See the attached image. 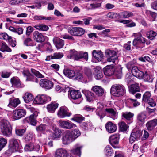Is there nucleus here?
<instances>
[{
	"label": "nucleus",
	"instance_id": "16",
	"mask_svg": "<svg viewBox=\"0 0 157 157\" xmlns=\"http://www.w3.org/2000/svg\"><path fill=\"white\" fill-rule=\"evenodd\" d=\"M71 113L68 112V109L65 107H61L58 113V115L61 118H63L66 117H69Z\"/></svg>",
	"mask_w": 157,
	"mask_h": 157
},
{
	"label": "nucleus",
	"instance_id": "62",
	"mask_svg": "<svg viewBox=\"0 0 157 157\" xmlns=\"http://www.w3.org/2000/svg\"><path fill=\"white\" fill-rule=\"evenodd\" d=\"M63 54L62 52H56L53 55L54 59H60L63 56Z\"/></svg>",
	"mask_w": 157,
	"mask_h": 157
},
{
	"label": "nucleus",
	"instance_id": "55",
	"mask_svg": "<svg viewBox=\"0 0 157 157\" xmlns=\"http://www.w3.org/2000/svg\"><path fill=\"white\" fill-rule=\"evenodd\" d=\"M7 143V139L3 138H0V151L6 145Z\"/></svg>",
	"mask_w": 157,
	"mask_h": 157
},
{
	"label": "nucleus",
	"instance_id": "53",
	"mask_svg": "<svg viewBox=\"0 0 157 157\" xmlns=\"http://www.w3.org/2000/svg\"><path fill=\"white\" fill-rule=\"evenodd\" d=\"M78 57L79 59L82 58H84L86 61L88 59V54L87 52H78Z\"/></svg>",
	"mask_w": 157,
	"mask_h": 157
},
{
	"label": "nucleus",
	"instance_id": "43",
	"mask_svg": "<svg viewBox=\"0 0 157 157\" xmlns=\"http://www.w3.org/2000/svg\"><path fill=\"white\" fill-rule=\"evenodd\" d=\"M23 99L25 103H29L33 100V97L30 93H26L23 97Z\"/></svg>",
	"mask_w": 157,
	"mask_h": 157
},
{
	"label": "nucleus",
	"instance_id": "42",
	"mask_svg": "<svg viewBox=\"0 0 157 157\" xmlns=\"http://www.w3.org/2000/svg\"><path fill=\"white\" fill-rule=\"evenodd\" d=\"M40 146L38 145L37 147V148L34 147V146L32 143H30L25 145L24 149L25 151H32L34 149H35L36 151H37L40 148Z\"/></svg>",
	"mask_w": 157,
	"mask_h": 157
},
{
	"label": "nucleus",
	"instance_id": "27",
	"mask_svg": "<svg viewBox=\"0 0 157 157\" xmlns=\"http://www.w3.org/2000/svg\"><path fill=\"white\" fill-rule=\"evenodd\" d=\"M132 73L133 76L142 79L143 76V72L140 71L136 67H133L132 69Z\"/></svg>",
	"mask_w": 157,
	"mask_h": 157
},
{
	"label": "nucleus",
	"instance_id": "44",
	"mask_svg": "<svg viewBox=\"0 0 157 157\" xmlns=\"http://www.w3.org/2000/svg\"><path fill=\"white\" fill-rule=\"evenodd\" d=\"M104 151L105 154L107 156H110L113 154L112 148L109 145H107L105 147Z\"/></svg>",
	"mask_w": 157,
	"mask_h": 157
},
{
	"label": "nucleus",
	"instance_id": "25",
	"mask_svg": "<svg viewBox=\"0 0 157 157\" xmlns=\"http://www.w3.org/2000/svg\"><path fill=\"white\" fill-rule=\"evenodd\" d=\"M9 146L16 151H17L19 147L18 140L14 138L10 139Z\"/></svg>",
	"mask_w": 157,
	"mask_h": 157
},
{
	"label": "nucleus",
	"instance_id": "54",
	"mask_svg": "<svg viewBox=\"0 0 157 157\" xmlns=\"http://www.w3.org/2000/svg\"><path fill=\"white\" fill-rule=\"evenodd\" d=\"M142 78L145 81L149 82H152V78L148 75L146 72L144 73L143 72V75Z\"/></svg>",
	"mask_w": 157,
	"mask_h": 157
},
{
	"label": "nucleus",
	"instance_id": "60",
	"mask_svg": "<svg viewBox=\"0 0 157 157\" xmlns=\"http://www.w3.org/2000/svg\"><path fill=\"white\" fill-rule=\"evenodd\" d=\"M91 125V123L90 122H84L81 125L82 128L84 130H86L90 128Z\"/></svg>",
	"mask_w": 157,
	"mask_h": 157
},
{
	"label": "nucleus",
	"instance_id": "10",
	"mask_svg": "<svg viewBox=\"0 0 157 157\" xmlns=\"http://www.w3.org/2000/svg\"><path fill=\"white\" fill-rule=\"evenodd\" d=\"M54 156V157H69V155L67 151L63 148L56 149Z\"/></svg>",
	"mask_w": 157,
	"mask_h": 157
},
{
	"label": "nucleus",
	"instance_id": "64",
	"mask_svg": "<svg viewBox=\"0 0 157 157\" xmlns=\"http://www.w3.org/2000/svg\"><path fill=\"white\" fill-rule=\"evenodd\" d=\"M32 41L30 37H28L25 39L24 44L26 46H31L32 44Z\"/></svg>",
	"mask_w": 157,
	"mask_h": 157
},
{
	"label": "nucleus",
	"instance_id": "38",
	"mask_svg": "<svg viewBox=\"0 0 157 157\" xmlns=\"http://www.w3.org/2000/svg\"><path fill=\"white\" fill-rule=\"evenodd\" d=\"M113 75L115 76L117 78H120L122 76V68L120 66L116 67L113 71Z\"/></svg>",
	"mask_w": 157,
	"mask_h": 157
},
{
	"label": "nucleus",
	"instance_id": "3",
	"mask_svg": "<svg viewBox=\"0 0 157 157\" xmlns=\"http://www.w3.org/2000/svg\"><path fill=\"white\" fill-rule=\"evenodd\" d=\"M51 98L45 94H38L34 98L33 103L35 104L41 105L51 101Z\"/></svg>",
	"mask_w": 157,
	"mask_h": 157
},
{
	"label": "nucleus",
	"instance_id": "13",
	"mask_svg": "<svg viewBox=\"0 0 157 157\" xmlns=\"http://www.w3.org/2000/svg\"><path fill=\"white\" fill-rule=\"evenodd\" d=\"M119 138V134L112 135L109 137V142L111 145L115 148H117V147L116 145L118 144Z\"/></svg>",
	"mask_w": 157,
	"mask_h": 157
},
{
	"label": "nucleus",
	"instance_id": "45",
	"mask_svg": "<svg viewBox=\"0 0 157 157\" xmlns=\"http://www.w3.org/2000/svg\"><path fill=\"white\" fill-rule=\"evenodd\" d=\"M70 132L74 140L79 137L81 135L80 131L77 128L72 130Z\"/></svg>",
	"mask_w": 157,
	"mask_h": 157
},
{
	"label": "nucleus",
	"instance_id": "40",
	"mask_svg": "<svg viewBox=\"0 0 157 157\" xmlns=\"http://www.w3.org/2000/svg\"><path fill=\"white\" fill-rule=\"evenodd\" d=\"M33 27L36 30L42 31H47L49 29L48 26L43 24H40L36 25L34 26Z\"/></svg>",
	"mask_w": 157,
	"mask_h": 157
},
{
	"label": "nucleus",
	"instance_id": "15",
	"mask_svg": "<svg viewBox=\"0 0 157 157\" xmlns=\"http://www.w3.org/2000/svg\"><path fill=\"white\" fill-rule=\"evenodd\" d=\"M105 111L106 113L108 115L109 117L113 120L117 118L118 113L116 109L111 108H106L105 109Z\"/></svg>",
	"mask_w": 157,
	"mask_h": 157
},
{
	"label": "nucleus",
	"instance_id": "18",
	"mask_svg": "<svg viewBox=\"0 0 157 157\" xmlns=\"http://www.w3.org/2000/svg\"><path fill=\"white\" fill-rule=\"evenodd\" d=\"M105 128L109 133H112L115 132L117 129L116 124L111 121H108L106 123Z\"/></svg>",
	"mask_w": 157,
	"mask_h": 157
},
{
	"label": "nucleus",
	"instance_id": "19",
	"mask_svg": "<svg viewBox=\"0 0 157 157\" xmlns=\"http://www.w3.org/2000/svg\"><path fill=\"white\" fill-rule=\"evenodd\" d=\"M40 84L42 87L44 88L47 89L52 88L53 85V83L51 81L46 79H41Z\"/></svg>",
	"mask_w": 157,
	"mask_h": 157
},
{
	"label": "nucleus",
	"instance_id": "61",
	"mask_svg": "<svg viewBox=\"0 0 157 157\" xmlns=\"http://www.w3.org/2000/svg\"><path fill=\"white\" fill-rule=\"evenodd\" d=\"M95 74V78L96 79H99L102 78L103 75L101 71L99 70H96Z\"/></svg>",
	"mask_w": 157,
	"mask_h": 157
},
{
	"label": "nucleus",
	"instance_id": "8",
	"mask_svg": "<svg viewBox=\"0 0 157 157\" xmlns=\"http://www.w3.org/2000/svg\"><path fill=\"white\" fill-rule=\"evenodd\" d=\"M68 32L71 35L75 36H81L85 33V30L80 27H73L68 29Z\"/></svg>",
	"mask_w": 157,
	"mask_h": 157
},
{
	"label": "nucleus",
	"instance_id": "56",
	"mask_svg": "<svg viewBox=\"0 0 157 157\" xmlns=\"http://www.w3.org/2000/svg\"><path fill=\"white\" fill-rule=\"evenodd\" d=\"M122 116L128 120H129L133 117V114L130 112H126L122 113Z\"/></svg>",
	"mask_w": 157,
	"mask_h": 157
},
{
	"label": "nucleus",
	"instance_id": "58",
	"mask_svg": "<svg viewBox=\"0 0 157 157\" xmlns=\"http://www.w3.org/2000/svg\"><path fill=\"white\" fill-rule=\"evenodd\" d=\"M122 16L124 18H128L133 15L132 13L129 11H124L121 13Z\"/></svg>",
	"mask_w": 157,
	"mask_h": 157
},
{
	"label": "nucleus",
	"instance_id": "32",
	"mask_svg": "<svg viewBox=\"0 0 157 157\" xmlns=\"http://www.w3.org/2000/svg\"><path fill=\"white\" fill-rule=\"evenodd\" d=\"M147 116L145 113L141 112L139 113L137 117L138 121L141 124H143L145 121Z\"/></svg>",
	"mask_w": 157,
	"mask_h": 157
},
{
	"label": "nucleus",
	"instance_id": "52",
	"mask_svg": "<svg viewBox=\"0 0 157 157\" xmlns=\"http://www.w3.org/2000/svg\"><path fill=\"white\" fill-rule=\"evenodd\" d=\"M120 130L122 131H126L128 128V126L124 122H121L118 124Z\"/></svg>",
	"mask_w": 157,
	"mask_h": 157
},
{
	"label": "nucleus",
	"instance_id": "48",
	"mask_svg": "<svg viewBox=\"0 0 157 157\" xmlns=\"http://www.w3.org/2000/svg\"><path fill=\"white\" fill-rule=\"evenodd\" d=\"M0 50L2 52L6 51L8 52H11V49L5 43H2L1 45V48Z\"/></svg>",
	"mask_w": 157,
	"mask_h": 157
},
{
	"label": "nucleus",
	"instance_id": "57",
	"mask_svg": "<svg viewBox=\"0 0 157 157\" xmlns=\"http://www.w3.org/2000/svg\"><path fill=\"white\" fill-rule=\"evenodd\" d=\"M147 35L148 38L151 40L153 39L156 35V33L151 30L147 33Z\"/></svg>",
	"mask_w": 157,
	"mask_h": 157
},
{
	"label": "nucleus",
	"instance_id": "23",
	"mask_svg": "<svg viewBox=\"0 0 157 157\" xmlns=\"http://www.w3.org/2000/svg\"><path fill=\"white\" fill-rule=\"evenodd\" d=\"M92 54L93 56L98 61H101L103 59L104 56L101 51L94 50Z\"/></svg>",
	"mask_w": 157,
	"mask_h": 157
},
{
	"label": "nucleus",
	"instance_id": "4",
	"mask_svg": "<svg viewBox=\"0 0 157 157\" xmlns=\"http://www.w3.org/2000/svg\"><path fill=\"white\" fill-rule=\"evenodd\" d=\"M105 56L107 57V61L108 62L115 63L118 59L117 52L113 50L106 49L105 52Z\"/></svg>",
	"mask_w": 157,
	"mask_h": 157
},
{
	"label": "nucleus",
	"instance_id": "51",
	"mask_svg": "<svg viewBox=\"0 0 157 157\" xmlns=\"http://www.w3.org/2000/svg\"><path fill=\"white\" fill-rule=\"evenodd\" d=\"M48 127L45 124H40L36 127V129L38 132H42L47 130Z\"/></svg>",
	"mask_w": 157,
	"mask_h": 157
},
{
	"label": "nucleus",
	"instance_id": "17",
	"mask_svg": "<svg viewBox=\"0 0 157 157\" xmlns=\"http://www.w3.org/2000/svg\"><path fill=\"white\" fill-rule=\"evenodd\" d=\"M82 92L85 95L86 101L89 102L92 101L95 99L94 94L88 90L84 89L82 90Z\"/></svg>",
	"mask_w": 157,
	"mask_h": 157
},
{
	"label": "nucleus",
	"instance_id": "37",
	"mask_svg": "<svg viewBox=\"0 0 157 157\" xmlns=\"http://www.w3.org/2000/svg\"><path fill=\"white\" fill-rule=\"evenodd\" d=\"M140 87L138 84L135 83L131 85L129 87V91L132 94L140 91Z\"/></svg>",
	"mask_w": 157,
	"mask_h": 157
},
{
	"label": "nucleus",
	"instance_id": "50",
	"mask_svg": "<svg viewBox=\"0 0 157 157\" xmlns=\"http://www.w3.org/2000/svg\"><path fill=\"white\" fill-rule=\"evenodd\" d=\"M33 18L34 20H52L53 18L52 17H45L42 15L40 16H35L33 17Z\"/></svg>",
	"mask_w": 157,
	"mask_h": 157
},
{
	"label": "nucleus",
	"instance_id": "39",
	"mask_svg": "<svg viewBox=\"0 0 157 157\" xmlns=\"http://www.w3.org/2000/svg\"><path fill=\"white\" fill-rule=\"evenodd\" d=\"M35 116V114L33 113L30 115L29 117L26 118L27 122L33 126H36L37 123V121Z\"/></svg>",
	"mask_w": 157,
	"mask_h": 157
},
{
	"label": "nucleus",
	"instance_id": "33",
	"mask_svg": "<svg viewBox=\"0 0 157 157\" xmlns=\"http://www.w3.org/2000/svg\"><path fill=\"white\" fill-rule=\"evenodd\" d=\"M103 105H101L100 107H99L97 109L96 111V115L101 120H102L104 117L105 116L106 114L105 111H103Z\"/></svg>",
	"mask_w": 157,
	"mask_h": 157
},
{
	"label": "nucleus",
	"instance_id": "6",
	"mask_svg": "<svg viewBox=\"0 0 157 157\" xmlns=\"http://www.w3.org/2000/svg\"><path fill=\"white\" fill-rule=\"evenodd\" d=\"M68 96L74 100H78V101L76 103L77 104L80 103L82 101V95L78 90H73L70 91L68 93Z\"/></svg>",
	"mask_w": 157,
	"mask_h": 157
},
{
	"label": "nucleus",
	"instance_id": "35",
	"mask_svg": "<svg viewBox=\"0 0 157 157\" xmlns=\"http://www.w3.org/2000/svg\"><path fill=\"white\" fill-rule=\"evenodd\" d=\"M92 90L94 92L96 95L99 96H101L104 94L103 89L101 87L98 86H94Z\"/></svg>",
	"mask_w": 157,
	"mask_h": 157
},
{
	"label": "nucleus",
	"instance_id": "7",
	"mask_svg": "<svg viewBox=\"0 0 157 157\" xmlns=\"http://www.w3.org/2000/svg\"><path fill=\"white\" fill-rule=\"evenodd\" d=\"M62 140L63 144L65 145L67 144L74 140L69 131H66L63 133Z\"/></svg>",
	"mask_w": 157,
	"mask_h": 157
},
{
	"label": "nucleus",
	"instance_id": "20",
	"mask_svg": "<svg viewBox=\"0 0 157 157\" xmlns=\"http://www.w3.org/2000/svg\"><path fill=\"white\" fill-rule=\"evenodd\" d=\"M53 41L56 48L58 49L62 48L64 44L63 40L56 37L53 38Z\"/></svg>",
	"mask_w": 157,
	"mask_h": 157
},
{
	"label": "nucleus",
	"instance_id": "2",
	"mask_svg": "<svg viewBox=\"0 0 157 157\" xmlns=\"http://www.w3.org/2000/svg\"><path fill=\"white\" fill-rule=\"evenodd\" d=\"M125 91V89L123 85L115 84L111 87L110 92L114 96H120L123 95Z\"/></svg>",
	"mask_w": 157,
	"mask_h": 157
},
{
	"label": "nucleus",
	"instance_id": "31",
	"mask_svg": "<svg viewBox=\"0 0 157 157\" xmlns=\"http://www.w3.org/2000/svg\"><path fill=\"white\" fill-rule=\"evenodd\" d=\"M114 69L113 67L111 65L106 66L104 68V72L105 75L109 76L113 74Z\"/></svg>",
	"mask_w": 157,
	"mask_h": 157
},
{
	"label": "nucleus",
	"instance_id": "59",
	"mask_svg": "<svg viewBox=\"0 0 157 157\" xmlns=\"http://www.w3.org/2000/svg\"><path fill=\"white\" fill-rule=\"evenodd\" d=\"M16 151L9 146L8 149L5 151L4 155L8 157L10 156L13 153Z\"/></svg>",
	"mask_w": 157,
	"mask_h": 157
},
{
	"label": "nucleus",
	"instance_id": "14",
	"mask_svg": "<svg viewBox=\"0 0 157 157\" xmlns=\"http://www.w3.org/2000/svg\"><path fill=\"white\" fill-rule=\"evenodd\" d=\"M59 124L61 128L67 129H70L73 127H76L75 124L71 122L61 120L59 121Z\"/></svg>",
	"mask_w": 157,
	"mask_h": 157
},
{
	"label": "nucleus",
	"instance_id": "11",
	"mask_svg": "<svg viewBox=\"0 0 157 157\" xmlns=\"http://www.w3.org/2000/svg\"><path fill=\"white\" fill-rule=\"evenodd\" d=\"M142 135V132L140 130H134L131 134L129 138L130 142L132 143L135 140H138Z\"/></svg>",
	"mask_w": 157,
	"mask_h": 157
},
{
	"label": "nucleus",
	"instance_id": "5",
	"mask_svg": "<svg viewBox=\"0 0 157 157\" xmlns=\"http://www.w3.org/2000/svg\"><path fill=\"white\" fill-rule=\"evenodd\" d=\"M26 113V111L24 109H16L13 111L12 117L14 120H19L24 117L25 116Z\"/></svg>",
	"mask_w": 157,
	"mask_h": 157
},
{
	"label": "nucleus",
	"instance_id": "22",
	"mask_svg": "<svg viewBox=\"0 0 157 157\" xmlns=\"http://www.w3.org/2000/svg\"><path fill=\"white\" fill-rule=\"evenodd\" d=\"M33 36L34 40L37 42H41L45 40L44 37L42 34L38 31L33 32Z\"/></svg>",
	"mask_w": 157,
	"mask_h": 157
},
{
	"label": "nucleus",
	"instance_id": "12",
	"mask_svg": "<svg viewBox=\"0 0 157 157\" xmlns=\"http://www.w3.org/2000/svg\"><path fill=\"white\" fill-rule=\"evenodd\" d=\"M134 36L136 38L133 41V44L134 46L138 45L140 43H144L145 42V39L141 36L140 33L134 34Z\"/></svg>",
	"mask_w": 157,
	"mask_h": 157
},
{
	"label": "nucleus",
	"instance_id": "21",
	"mask_svg": "<svg viewBox=\"0 0 157 157\" xmlns=\"http://www.w3.org/2000/svg\"><path fill=\"white\" fill-rule=\"evenodd\" d=\"M83 147V145L79 144H77L71 150L70 152L72 154L78 155L80 157L81 155V149Z\"/></svg>",
	"mask_w": 157,
	"mask_h": 157
},
{
	"label": "nucleus",
	"instance_id": "26",
	"mask_svg": "<svg viewBox=\"0 0 157 157\" xmlns=\"http://www.w3.org/2000/svg\"><path fill=\"white\" fill-rule=\"evenodd\" d=\"M132 73L133 76L142 79L143 76V72L140 71L136 67H133L132 69Z\"/></svg>",
	"mask_w": 157,
	"mask_h": 157
},
{
	"label": "nucleus",
	"instance_id": "41",
	"mask_svg": "<svg viewBox=\"0 0 157 157\" xmlns=\"http://www.w3.org/2000/svg\"><path fill=\"white\" fill-rule=\"evenodd\" d=\"M93 2V3L90 5L89 7L90 9H95L101 6V0H94Z\"/></svg>",
	"mask_w": 157,
	"mask_h": 157
},
{
	"label": "nucleus",
	"instance_id": "29",
	"mask_svg": "<svg viewBox=\"0 0 157 157\" xmlns=\"http://www.w3.org/2000/svg\"><path fill=\"white\" fill-rule=\"evenodd\" d=\"M20 103V101L19 98H10L9 99V103L8 106L10 107H13L15 108Z\"/></svg>",
	"mask_w": 157,
	"mask_h": 157
},
{
	"label": "nucleus",
	"instance_id": "1",
	"mask_svg": "<svg viewBox=\"0 0 157 157\" xmlns=\"http://www.w3.org/2000/svg\"><path fill=\"white\" fill-rule=\"evenodd\" d=\"M0 128L3 135L7 137L12 134V128L10 122L5 119H2L0 122Z\"/></svg>",
	"mask_w": 157,
	"mask_h": 157
},
{
	"label": "nucleus",
	"instance_id": "30",
	"mask_svg": "<svg viewBox=\"0 0 157 157\" xmlns=\"http://www.w3.org/2000/svg\"><path fill=\"white\" fill-rule=\"evenodd\" d=\"M59 104L55 102H52L47 105L46 108L48 112L53 113L58 107Z\"/></svg>",
	"mask_w": 157,
	"mask_h": 157
},
{
	"label": "nucleus",
	"instance_id": "47",
	"mask_svg": "<svg viewBox=\"0 0 157 157\" xmlns=\"http://www.w3.org/2000/svg\"><path fill=\"white\" fill-rule=\"evenodd\" d=\"M22 74L24 76L26 77V81L32 80L31 79L33 78V76L30 74L29 71V70H23L22 71Z\"/></svg>",
	"mask_w": 157,
	"mask_h": 157
},
{
	"label": "nucleus",
	"instance_id": "63",
	"mask_svg": "<svg viewBox=\"0 0 157 157\" xmlns=\"http://www.w3.org/2000/svg\"><path fill=\"white\" fill-rule=\"evenodd\" d=\"M132 77L130 73H127L125 77V80L126 82L129 83L131 82L132 80Z\"/></svg>",
	"mask_w": 157,
	"mask_h": 157
},
{
	"label": "nucleus",
	"instance_id": "24",
	"mask_svg": "<svg viewBox=\"0 0 157 157\" xmlns=\"http://www.w3.org/2000/svg\"><path fill=\"white\" fill-rule=\"evenodd\" d=\"M52 130L53 131L52 136V139H55L60 138L62 133V131L60 129L53 126L52 127Z\"/></svg>",
	"mask_w": 157,
	"mask_h": 157
},
{
	"label": "nucleus",
	"instance_id": "34",
	"mask_svg": "<svg viewBox=\"0 0 157 157\" xmlns=\"http://www.w3.org/2000/svg\"><path fill=\"white\" fill-rule=\"evenodd\" d=\"M157 125V119H154L148 121L146 124V126L149 130H152Z\"/></svg>",
	"mask_w": 157,
	"mask_h": 157
},
{
	"label": "nucleus",
	"instance_id": "46",
	"mask_svg": "<svg viewBox=\"0 0 157 157\" xmlns=\"http://www.w3.org/2000/svg\"><path fill=\"white\" fill-rule=\"evenodd\" d=\"M64 75L69 78H72L74 77L75 75V72L73 70L67 69L63 71Z\"/></svg>",
	"mask_w": 157,
	"mask_h": 157
},
{
	"label": "nucleus",
	"instance_id": "36",
	"mask_svg": "<svg viewBox=\"0 0 157 157\" xmlns=\"http://www.w3.org/2000/svg\"><path fill=\"white\" fill-rule=\"evenodd\" d=\"M10 82L13 86L19 87H21V82L17 77H14L10 79Z\"/></svg>",
	"mask_w": 157,
	"mask_h": 157
},
{
	"label": "nucleus",
	"instance_id": "9",
	"mask_svg": "<svg viewBox=\"0 0 157 157\" xmlns=\"http://www.w3.org/2000/svg\"><path fill=\"white\" fill-rule=\"evenodd\" d=\"M151 96L150 92H146L143 95V100L145 102H147L150 106L154 107L156 105V103Z\"/></svg>",
	"mask_w": 157,
	"mask_h": 157
},
{
	"label": "nucleus",
	"instance_id": "28",
	"mask_svg": "<svg viewBox=\"0 0 157 157\" xmlns=\"http://www.w3.org/2000/svg\"><path fill=\"white\" fill-rule=\"evenodd\" d=\"M78 52L75 50H71L69 52V54L67 56V58L70 59H74L76 60H79L78 57Z\"/></svg>",
	"mask_w": 157,
	"mask_h": 157
},
{
	"label": "nucleus",
	"instance_id": "49",
	"mask_svg": "<svg viewBox=\"0 0 157 157\" xmlns=\"http://www.w3.org/2000/svg\"><path fill=\"white\" fill-rule=\"evenodd\" d=\"M85 118L81 115H75L71 119V120L80 123L84 120Z\"/></svg>",
	"mask_w": 157,
	"mask_h": 157
}]
</instances>
